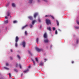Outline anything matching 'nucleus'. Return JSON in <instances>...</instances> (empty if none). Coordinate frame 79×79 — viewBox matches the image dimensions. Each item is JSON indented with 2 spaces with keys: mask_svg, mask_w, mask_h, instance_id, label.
I'll use <instances>...</instances> for the list:
<instances>
[{
  "mask_svg": "<svg viewBox=\"0 0 79 79\" xmlns=\"http://www.w3.org/2000/svg\"><path fill=\"white\" fill-rule=\"evenodd\" d=\"M35 48L37 52H39L44 51V49H39V48H37V47H36Z\"/></svg>",
  "mask_w": 79,
  "mask_h": 79,
  "instance_id": "f257e3e1",
  "label": "nucleus"
},
{
  "mask_svg": "<svg viewBox=\"0 0 79 79\" xmlns=\"http://www.w3.org/2000/svg\"><path fill=\"white\" fill-rule=\"evenodd\" d=\"M46 23L48 25V24H51V22H50V20L49 19H46Z\"/></svg>",
  "mask_w": 79,
  "mask_h": 79,
  "instance_id": "f03ea898",
  "label": "nucleus"
},
{
  "mask_svg": "<svg viewBox=\"0 0 79 79\" xmlns=\"http://www.w3.org/2000/svg\"><path fill=\"white\" fill-rule=\"evenodd\" d=\"M23 47H24V48H25L26 47V42H25V41L23 40V41L22 44Z\"/></svg>",
  "mask_w": 79,
  "mask_h": 79,
  "instance_id": "7ed1b4c3",
  "label": "nucleus"
},
{
  "mask_svg": "<svg viewBox=\"0 0 79 79\" xmlns=\"http://www.w3.org/2000/svg\"><path fill=\"white\" fill-rule=\"evenodd\" d=\"M19 40V37H18V36H17L15 38V42H16V43H18Z\"/></svg>",
  "mask_w": 79,
  "mask_h": 79,
  "instance_id": "20e7f679",
  "label": "nucleus"
},
{
  "mask_svg": "<svg viewBox=\"0 0 79 79\" xmlns=\"http://www.w3.org/2000/svg\"><path fill=\"white\" fill-rule=\"evenodd\" d=\"M44 39H47V33H45L44 34Z\"/></svg>",
  "mask_w": 79,
  "mask_h": 79,
  "instance_id": "39448f33",
  "label": "nucleus"
},
{
  "mask_svg": "<svg viewBox=\"0 0 79 79\" xmlns=\"http://www.w3.org/2000/svg\"><path fill=\"white\" fill-rule=\"evenodd\" d=\"M47 29L49 31H52L51 28L50 27H47Z\"/></svg>",
  "mask_w": 79,
  "mask_h": 79,
  "instance_id": "423d86ee",
  "label": "nucleus"
},
{
  "mask_svg": "<svg viewBox=\"0 0 79 79\" xmlns=\"http://www.w3.org/2000/svg\"><path fill=\"white\" fill-rule=\"evenodd\" d=\"M38 15V13H35L34 15V17L35 18H36V16Z\"/></svg>",
  "mask_w": 79,
  "mask_h": 79,
  "instance_id": "0eeeda50",
  "label": "nucleus"
},
{
  "mask_svg": "<svg viewBox=\"0 0 79 79\" xmlns=\"http://www.w3.org/2000/svg\"><path fill=\"white\" fill-rule=\"evenodd\" d=\"M44 42L45 43H47V42H48V40L47 39H46L45 40H44Z\"/></svg>",
  "mask_w": 79,
  "mask_h": 79,
  "instance_id": "6e6552de",
  "label": "nucleus"
},
{
  "mask_svg": "<svg viewBox=\"0 0 79 79\" xmlns=\"http://www.w3.org/2000/svg\"><path fill=\"white\" fill-rule=\"evenodd\" d=\"M27 26V25H26L25 26L23 27L22 28V29H24L25 28H26Z\"/></svg>",
  "mask_w": 79,
  "mask_h": 79,
  "instance_id": "1a4fd4ad",
  "label": "nucleus"
},
{
  "mask_svg": "<svg viewBox=\"0 0 79 79\" xmlns=\"http://www.w3.org/2000/svg\"><path fill=\"white\" fill-rule=\"evenodd\" d=\"M28 18L29 19H30V20H32V16H29L28 17Z\"/></svg>",
  "mask_w": 79,
  "mask_h": 79,
  "instance_id": "9d476101",
  "label": "nucleus"
},
{
  "mask_svg": "<svg viewBox=\"0 0 79 79\" xmlns=\"http://www.w3.org/2000/svg\"><path fill=\"white\" fill-rule=\"evenodd\" d=\"M7 16H9L10 15V12H7Z\"/></svg>",
  "mask_w": 79,
  "mask_h": 79,
  "instance_id": "9b49d317",
  "label": "nucleus"
},
{
  "mask_svg": "<svg viewBox=\"0 0 79 79\" xmlns=\"http://www.w3.org/2000/svg\"><path fill=\"white\" fill-rule=\"evenodd\" d=\"M31 60L33 62V63L34 64V65H35V61H34V60H33L32 59H31Z\"/></svg>",
  "mask_w": 79,
  "mask_h": 79,
  "instance_id": "f8f14e48",
  "label": "nucleus"
},
{
  "mask_svg": "<svg viewBox=\"0 0 79 79\" xmlns=\"http://www.w3.org/2000/svg\"><path fill=\"white\" fill-rule=\"evenodd\" d=\"M29 71V70L28 69H27L26 70L24 71L23 73H26L27 72V71Z\"/></svg>",
  "mask_w": 79,
  "mask_h": 79,
  "instance_id": "ddd939ff",
  "label": "nucleus"
},
{
  "mask_svg": "<svg viewBox=\"0 0 79 79\" xmlns=\"http://www.w3.org/2000/svg\"><path fill=\"white\" fill-rule=\"evenodd\" d=\"M32 1H33V0H29V3H32Z\"/></svg>",
  "mask_w": 79,
  "mask_h": 79,
  "instance_id": "4468645a",
  "label": "nucleus"
},
{
  "mask_svg": "<svg viewBox=\"0 0 79 79\" xmlns=\"http://www.w3.org/2000/svg\"><path fill=\"white\" fill-rule=\"evenodd\" d=\"M42 1H44V2H46V3H47V2H48V1L47 0H42Z\"/></svg>",
  "mask_w": 79,
  "mask_h": 79,
  "instance_id": "2eb2a0df",
  "label": "nucleus"
},
{
  "mask_svg": "<svg viewBox=\"0 0 79 79\" xmlns=\"http://www.w3.org/2000/svg\"><path fill=\"white\" fill-rule=\"evenodd\" d=\"M35 20H34L32 22V24H33V25L35 23Z\"/></svg>",
  "mask_w": 79,
  "mask_h": 79,
  "instance_id": "dca6fc26",
  "label": "nucleus"
},
{
  "mask_svg": "<svg viewBox=\"0 0 79 79\" xmlns=\"http://www.w3.org/2000/svg\"><path fill=\"white\" fill-rule=\"evenodd\" d=\"M56 22L57 23V26H59V22L57 20H56Z\"/></svg>",
  "mask_w": 79,
  "mask_h": 79,
  "instance_id": "f3484780",
  "label": "nucleus"
},
{
  "mask_svg": "<svg viewBox=\"0 0 79 79\" xmlns=\"http://www.w3.org/2000/svg\"><path fill=\"white\" fill-rule=\"evenodd\" d=\"M76 42L77 44H78L79 43V39H77L76 40Z\"/></svg>",
  "mask_w": 79,
  "mask_h": 79,
  "instance_id": "a211bd4d",
  "label": "nucleus"
},
{
  "mask_svg": "<svg viewBox=\"0 0 79 79\" xmlns=\"http://www.w3.org/2000/svg\"><path fill=\"white\" fill-rule=\"evenodd\" d=\"M36 42L37 43H38V42H39V38H36Z\"/></svg>",
  "mask_w": 79,
  "mask_h": 79,
  "instance_id": "6ab92c4d",
  "label": "nucleus"
},
{
  "mask_svg": "<svg viewBox=\"0 0 79 79\" xmlns=\"http://www.w3.org/2000/svg\"><path fill=\"white\" fill-rule=\"evenodd\" d=\"M17 57L19 60H20V59H21V56H19V55H17Z\"/></svg>",
  "mask_w": 79,
  "mask_h": 79,
  "instance_id": "aec40b11",
  "label": "nucleus"
},
{
  "mask_svg": "<svg viewBox=\"0 0 79 79\" xmlns=\"http://www.w3.org/2000/svg\"><path fill=\"white\" fill-rule=\"evenodd\" d=\"M43 64H44V63L42 62H41L40 64V66H43Z\"/></svg>",
  "mask_w": 79,
  "mask_h": 79,
  "instance_id": "412c9836",
  "label": "nucleus"
},
{
  "mask_svg": "<svg viewBox=\"0 0 79 79\" xmlns=\"http://www.w3.org/2000/svg\"><path fill=\"white\" fill-rule=\"evenodd\" d=\"M12 6H13V7H15V3H13L12 4Z\"/></svg>",
  "mask_w": 79,
  "mask_h": 79,
  "instance_id": "4be33fe9",
  "label": "nucleus"
},
{
  "mask_svg": "<svg viewBox=\"0 0 79 79\" xmlns=\"http://www.w3.org/2000/svg\"><path fill=\"white\" fill-rule=\"evenodd\" d=\"M8 23V20H6L5 21V24H7Z\"/></svg>",
  "mask_w": 79,
  "mask_h": 79,
  "instance_id": "5701e85b",
  "label": "nucleus"
},
{
  "mask_svg": "<svg viewBox=\"0 0 79 79\" xmlns=\"http://www.w3.org/2000/svg\"><path fill=\"white\" fill-rule=\"evenodd\" d=\"M16 23H17V21L15 20L13 21V23H14V24Z\"/></svg>",
  "mask_w": 79,
  "mask_h": 79,
  "instance_id": "b1692460",
  "label": "nucleus"
},
{
  "mask_svg": "<svg viewBox=\"0 0 79 79\" xmlns=\"http://www.w3.org/2000/svg\"><path fill=\"white\" fill-rule=\"evenodd\" d=\"M15 46L16 47H18V43H17L16 42V43H15Z\"/></svg>",
  "mask_w": 79,
  "mask_h": 79,
  "instance_id": "393cba45",
  "label": "nucleus"
},
{
  "mask_svg": "<svg viewBox=\"0 0 79 79\" xmlns=\"http://www.w3.org/2000/svg\"><path fill=\"white\" fill-rule=\"evenodd\" d=\"M51 18H52L53 19H55V18L53 17V16L51 15Z\"/></svg>",
  "mask_w": 79,
  "mask_h": 79,
  "instance_id": "a878e982",
  "label": "nucleus"
},
{
  "mask_svg": "<svg viewBox=\"0 0 79 79\" xmlns=\"http://www.w3.org/2000/svg\"><path fill=\"white\" fill-rule=\"evenodd\" d=\"M14 71H15V72H17V73H18V70L16 69H14Z\"/></svg>",
  "mask_w": 79,
  "mask_h": 79,
  "instance_id": "bb28decb",
  "label": "nucleus"
},
{
  "mask_svg": "<svg viewBox=\"0 0 79 79\" xmlns=\"http://www.w3.org/2000/svg\"><path fill=\"white\" fill-rule=\"evenodd\" d=\"M35 60H36V61H37V62H38V59H37V58L36 57Z\"/></svg>",
  "mask_w": 79,
  "mask_h": 79,
  "instance_id": "cd10ccee",
  "label": "nucleus"
},
{
  "mask_svg": "<svg viewBox=\"0 0 79 79\" xmlns=\"http://www.w3.org/2000/svg\"><path fill=\"white\" fill-rule=\"evenodd\" d=\"M19 67L20 68H21V69L22 68V67H21V64H19Z\"/></svg>",
  "mask_w": 79,
  "mask_h": 79,
  "instance_id": "c85d7f7f",
  "label": "nucleus"
},
{
  "mask_svg": "<svg viewBox=\"0 0 79 79\" xmlns=\"http://www.w3.org/2000/svg\"><path fill=\"white\" fill-rule=\"evenodd\" d=\"M4 68H5V69H8V70H9L10 69L7 67H4Z\"/></svg>",
  "mask_w": 79,
  "mask_h": 79,
  "instance_id": "c756f323",
  "label": "nucleus"
},
{
  "mask_svg": "<svg viewBox=\"0 0 79 79\" xmlns=\"http://www.w3.org/2000/svg\"><path fill=\"white\" fill-rule=\"evenodd\" d=\"M28 52L30 54V55H32V53H31V51H29Z\"/></svg>",
  "mask_w": 79,
  "mask_h": 79,
  "instance_id": "7c9ffc66",
  "label": "nucleus"
},
{
  "mask_svg": "<svg viewBox=\"0 0 79 79\" xmlns=\"http://www.w3.org/2000/svg\"><path fill=\"white\" fill-rule=\"evenodd\" d=\"M53 31H55V27H52Z\"/></svg>",
  "mask_w": 79,
  "mask_h": 79,
  "instance_id": "2f4dec72",
  "label": "nucleus"
},
{
  "mask_svg": "<svg viewBox=\"0 0 79 79\" xmlns=\"http://www.w3.org/2000/svg\"><path fill=\"white\" fill-rule=\"evenodd\" d=\"M9 77H11V73H9Z\"/></svg>",
  "mask_w": 79,
  "mask_h": 79,
  "instance_id": "473e14b6",
  "label": "nucleus"
},
{
  "mask_svg": "<svg viewBox=\"0 0 79 79\" xmlns=\"http://www.w3.org/2000/svg\"><path fill=\"white\" fill-rule=\"evenodd\" d=\"M25 34L26 35H27V31H25Z\"/></svg>",
  "mask_w": 79,
  "mask_h": 79,
  "instance_id": "72a5a7b5",
  "label": "nucleus"
},
{
  "mask_svg": "<svg viewBox=\"0 0 79 79\" xmlns=\"http://www.w3.org/2000/svg\"><path fill=\"white\" fill-rule=\"evenodd\" d=\"M55 34H58V32H57V30H56Z\"/></svg>",
  "mask_w": 79,
  "mask_h": 79,
  "instance_id": "f704fd0d",
  "label": "nucleus"
},
{
  "mask_svg": "<svg viewBox=\"0 0 79 79\" xmlns=\"http://www.w3.org/2000/svg\"><path fill=\"white\" fill-rule=\"evenodd\" d=\"M38 20L39 21V22H41V20H40V19H38Z\"/></svg>",
  "mask_w": 79,
  "mask_h": 79,
  "instance_id": "c9c22d12",
  "label": "nucleus"
},
{
  "mask_svg": "<svg viewBox=\"0 0 79 79\" xmlns=\"http://www.w3.org/2000/svg\"><path fill=\"white\" fill-rule=\"evenodd\" d=\"M77 24H78V25H79V21H77Z\"/></svg>",
  "mask_w": 79,
  "mask_h": 79,
  "instance_id": "e433bc0d",
  "label": "nucleus"
},
{
  "mask_svg": "<svg viewBox=\"0 0 79 79\" xmlns=\"http://www.w3.org/2000/svg\"><path fill=\"white\" fill-rule=\"evenodd\" d=\"M52 15H48V17H49V18L51 17Z\"/></svg>",
  "mask_w": 79,
  "mask_h": 79,
  "instance_id": "4c0bfd02",
  "label": "nucleus"
},
{
  "mask_svg": "<svg viewBox=\"0 0 79 79\" xmlns=\"http://www.w3.org/2000/svg\"><path fill=\"white\" fill-rule=\"evenodd\" d=\"M30 27L31 28H32V25H30Z\"/></svg>",
  "mask_w": 79,
  "mask_h": 79,
  "instance_id": "58836bf2",
  "label": "nucleus"
},
{
  "mask_svg": "<svg viewBox=\"0 0 79 79\" xmlns=\"http://www.w3.org/2000/svg\"><path fill=\"white\" fill-rule=\"evenodd\" d=\"M76 29H79V27H76Z\"/></svg>",
  "mask_w": 79,
  "mask_h": 79,
  "instance_id": "ea45409f",
  "label": "nucleus"
},
{
  "mask_svg": "<svg viewBox=\"0 0 79 79\" xmlns=\"http://www.w3.org/2000/svg\"><path fill=\"white\" fill-rule=\"evenodd\" d=\"M5 19H8V18L7 16L5 17Z\"/></svg>",
  "mask_w": 79,
  "mask_h": 79,
  "instance_id": "a19ab883",
  "label": "nucleus"
},
{
  "mask_svg": "<svg viewBox=\"0 0 79 79\" xmlns=\"http://www.w3.org/2000/svg\"><path fill=\"white\" fill-rule=\"evenodd\" d=\"M37 1L38 2H40V0H37Z\"/></svg>",
  "mask_w": 79,
  "mask_h": 79,
  "instance_id": "79ce46f5",
  "label": "nucleus"
},
{
  "mask_svg": "<svg viewBox=\"0 0 79 79\" xmlns=\"http://www.w3.org/2000/svg\"><path fill=\"white\" fill-rule=\"evenodd\" d=\"M16 67H17L18 66V64H16Z\"/></svg>",
  "mask_w": 79,
  "mask_h": 79,
  "instance_id": "37998d69",
  "label": "nucleus"
},
{
  "mask_svg": "<svg viewBox=\"0 0 79 79\" xmlns=\"http://www.w3.org/2000/svg\"><path fill=\"white\" fill-rule=\"evenodd\" d=\"M74 63V61H72V64H73V63Z\"/></svg>",
  "mask_w": 79,
  "mask_h": 79,
  "instance_id": "c03bdc74",
  "label": "nucleus"
},
{
  "mask_svg": "<svg viewBox=\"0 0 79 79\" xmlns=\"http://www.w3.org/2000/svg\"><path fill=\"white\" fill-rule=\"evenodd\" d=\"M45 17H48V15H46Z\"/></svg>",
  "mask_w": 79,
  "mask_h": 79,
  "instance_id": "a18cd8bd",
  "label": "nucleus"
},
{
  "mask_svg": "<svg viewBox=\"0 0 79 79\" xmlns=\"http://www.w3.org/2000/svg\"><path fill=\"white\" fill-rule=\"evenodd\" d=\"M6 66H8V63H7L6 64Z\"/></svg>",
  "mask_w": 79,
  "mask_h": 79,
  "instance_id": "49530a36",
  "label": "nucleus"
},
{
  "mask_svg": "<svg viewBox=\"0 0 79 79\" xmlns=\"http://www.w3.org/2000/svg\"><path fill=\"white\" fill-rule=\"evenodd\" d=\"M10 52H13V50L12 49H11Z\"/></svg>",
  "mask_w": 79,
  "mask_h": 79,
  "instance_id": "de8ad7c7",
  "label": "nucleus"
},
{
  "mask_svg": "<svg viewBox=\"0 0 79 79\" xmlns=\"http://www.w3.org/2000/svg\"><path fill=\"white\" fill-rule=\"evenodd\" d=\"M10 60H12L13 58H12V57H10Z\"/></svg>",
  "mask_w": 79,
  "mask_h": 79,
  "instance_id": "09e8293b",
  "label": "nucleus"
},
{
  "mask_svg": "<svg viewBox=\"0 0 79 79\" xmlns=\"http://www.w3.org/2000/svg\"><path fill=\"white\" fill-rule=\"evenodd\" d=\"M28 68H31V66H29Z\"/></svg>",
  "mask_w": 79,
  "mask_h": 79,
  "instance_id": "8fccbe9b",
  "label": "nucleus"
},
{
  "mask_svg": "<svg viewBox=\"0 0 79 79\" xmlns=\"http://www.w3.org/2000/svg\"><path fill=\"white\" fill-rule=\"evenodd\" d=\"M23 73H22V74H21V76H23Z\"/></svg>",
  "mask_w": 79,
  "mask_h": 79,
  "instance_id": "3c124183",
  "label": "nucleus"
},
{
  "mask_svg": "<svg viewBox=\"0 0 79 79\" xmlns=\"http://www.w3.org/2000/svg\"><path fill=\"white\" fill-rule=\"evenodd\" d=\"M50 47L51 48H52V45H51Z\"/></svg>",
  "mask_w": 79,
  "mask_h": 79,
  "instance_id": "603ef678",
  "label": "nucleus"
},
{
  "mask_svg": "<svg viewBox=\"0 0 79 79\" xmlns=\"http://www.w3.org/2000/svg\"><path fill=\"white\" fill-rule=\"evenodd\" d=\"M44 60H45V61H47V59H44Z\"/></svg>",
  "mask_w": 79,
  "mask_h": 79,
  "instance_id": "864d4df0",
  "label": "nucleus"
},
{
  "mask_svg": "<svg viewBox=\"0 0 79 79\" xmlns=\"http://www.w3.org/2000/svg\"><path fill=\"white\" fill-rule=\"evenodd\" d=\"M6 6H8L7 5Z\"/></svg>",
  "mask_w": 79,
  "mask_h": 79,
  "instance_id": "5fc2aeb1",
  "label": "nucleus"
}]
</instances>
